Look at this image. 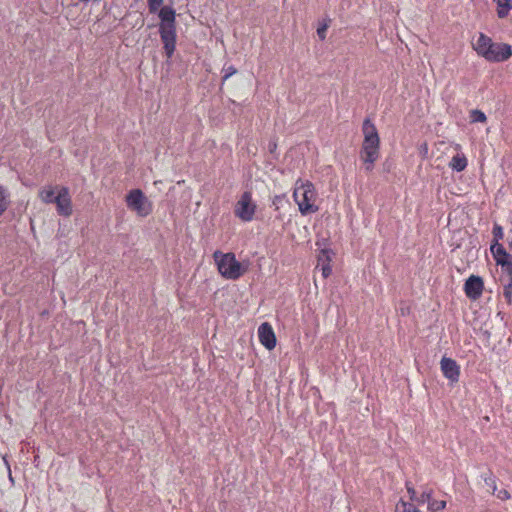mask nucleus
Wrapping results in <instances>:
<instances>
[{"mask_svg":"<svg viewBox=\"0 0 512 512\" xmlns=\"http://www.w3.org/2000/svg\"><path fill=\"white\" fill-rule=\"evenodd\" d=\"M406 489H407V492L410 495V499L414 500V497L416 495V491H415L414 487L411 486L409 482H406Z\"/></svg>","mask_w":512,"mask_h":512,"instance_id":"c756f323","label":"nucleus"},{"mask_svg":"<svg viewBox=\"0 0 512 512\" xmlns=\"http://www.w3.org/2000/svg\"><path fill=\"white\" fill-rule=\"evenodd\" d=\"M497 497L501 500H506L510 498V494L507 490L502 489L497 493Z\"/></svg>","mask_w":512,"mask_h":512,"instance_id":"c85d7f7f","label":"nucleus"},{"mask_svg":"<svg viewBox=\"0 0 512 512\" xmlns=\"http://www.w3.org/2000/svg\"><path fill=\"white\" fill-rule=\"evenodd\" d=\"M492 234H493V241H492L491 245L500 244L499 241L502 240L504 237V232H503L502 226L495 223L493 226Z\"/></svg>","mask_w":512,"mask_h":512,"instance_id":"6ab92c4d","label":"nucleus"},{"mask_svg":"<svg viewBox=\"0 0 512 512\" xmlns=\"http://www.w3.org/2000/svg\"><path fill=\"white\" fill-rule=\"evenodd\" d=\"M11 194L3 185H0V217L3 215V213L9 208L11 204Z\"/></svg>","mask_w":512,"mask_h":512,"instance_id":"2eb2a0df","label":"nucleus"},{"mask_svg":"<svg viewBox=\"0 0 512 512\" xmlns=\"http://www.w3.org/2000/svg\"><path fill=\"white\" fill-rule=\"evenodd\" d=\"M54 200V204H56V210L59 215L68 217L72 214V202L69 189L67 187H61Z\"/></svg>","mask_w":512,"mask_h":512,"instance_id":"1a4fd4ad","label":"nucleus"},{"mask_svg":"<svg viewBox=\"0 0 512 512\" xmlns=\"http://www.w3.org/2000/svg\"><path fill=\"white\" fill-rule=\"evenodd\" d=\"M293 198L302 215H308L318 211V206L314 204L316 191L311 182L307 181L300 186H296L293 192Z\"/></svg>","mask_w":512,"mask_h":512,"instance_id":"39448f33","label":"nucleus"},{"mask_svg":"<svg viewBox=\"0 0 512 512\" xmlns=\"http://www.w3.org/2000/svg\"><path fill=\"white\" fill-rule=\"evenodd\" d=\"M57 187H52V186H45L43 187L40 191H39V197L40 199L44 202V203H47V204H51V203H54L55 202V198H56V195H55V189Z\"/></svg>","mask_w":512,"mask_h":512,"instance_id":"dca6fc26","label":"nucleus"},{"mask_svg":"<svg viewBox=\"0 0 512 512\" xmlns=\"http://www.w3.org/2000/svg\"><path fill=\"white\" fill-rule=\"evenodd\" d=\"M406 512H421L418 508L413 505H410L409 509Z\"/></svg>","mask_w":512,"mask_h":512,"instance_id":"7c9ffc66","label":"nucleus"},{"mask_svg":"<svg viewBox=\"0 0 512 512\" xmlns=\"http://www.w3.org/2000/svg\"><path fill=\"white\" fill-rule=\"evenodd\" d=\"M334 253L332 252L331 249H328V248H324L322 250H320L319 254H318V263L321 264V265H324L326 263H329L332 261V255Z\"/></svg>","mask_w":512,"mask_h":512,"instance_id":"f3484780","label":"nucleus"},{"mask_svg":"<svg viewBox=\"0 0 512 512\" xmlns=\"http://www.w3.org/2000/svg\"><path fill=\"white\" fill-rule=\"evenodd\" d=\"M149 12H158L160 18L159 34L163 44L164 54L168 59L172 58L177 41L176 11L171 6H162L163 0H147Z\"/></svg>","mask_w":512,"mask_h":512,"instance_id":"f257e3e1","label":"nucleus"},{"mask_svg":"<svg viewBox=\"0 0 512 512\" xmlns=\"http://www.w3.org/2000/svg\"><path fill=\"white\" fill-rule=\"evenodd\" d=\"M126 205L140 217H147L153 211L152 202L141 189H132L126 195Z\"/></svg>","mask_w":512,"mask_h":512,"instance_id":"423d86ee","label":"nucleus"},{"mask_svg":"<svg viewBox=\"0 0 512 512\" xmlns=\"http://www.w3.org/2000/svg\"><path fill=\"white\" fill-rule=\"evenodd\" d=\"M268 149H269V152L273 155V158L275 160H277L278 159V155L276 154L277 143L275 141H270L268 144Z\"/></svg>","mask_w":512,"mask_h":512,"instance_id":"cd10ccee","label":"nucleus"},{"mask_svg":"<svg viewBox=\"0 0 512 512\" xmlns=\"http://www.w3.org/2000/svg\"><path fill=\"white\" fill-rule=\"evenodd\" d=\"M483 479L485 481V484L488 487H491L493 489V492H495V490H496V481H495V477L493 476V474L490 472L489 475L485 476Z\"/></svg>","mask_w":512,"mask_h":512,"instance_id":"5701e85b","label":"nucleus"},{"mask_svg":"<svg viewBox=\"0 0 512 512\" xmlns=\"http://www.w3.org/2000/svg\"><path fill=\"white\" fill-rule=\"evenodd\" d=\"M328 28V25L326 23L320 25L317 28V35L321 40H324L326 38V30Z\"/></svg>","mask_w":512,"mask_h":512,"instance_id":"393cba45","label":"nucleus"},{"mask_svg":"<svg viewBox=\"0 0 512 512\" xmlns=\"http://www.w3.org/2000/svg\"><path fill=\"white\" fill-rule=\"evenodd\" d=\"M467 158L464 154H456L452 157L449 166L456 172H462L467 167Z\"/></svg>","mask_w":512,"mask_h":512,"instance_id":"4468645a","label":"nucleus"},{"mask_svg":"<svg viewBox=\"0 0 512 512\" xmlns=\"http://www.w3.org/2000/svg\"><path fill=\"white\" fill-rule=\"evenodd\" d=\"M440 367L444 377L447 378L451 384H455L459 381L460 366L454 359L446 356L442 357Z\"/></svg>","mask_w":512,"mask_h":512,"instance_id":"9b49d317","label":"nucleus"},{"mask_svg":"<svg viewBox=\"0 0 512 512\" xmlns=\"http://www.w3.org/2000/svg\"><path fill=\"white\" fill-rule=\"evenodd\" d=\"M364 140L360 150V159L363 161L366 172H371L375 162L380 156V137L375 124L366 118L362 124Z\"/></svg>","mask_w":512,"mask_h":512,"instance_id":"f03ea898","label":"nucleus"},{"mask_svg":"<svg viewBox=\"0 0 512 512\" xmlns=\"http://www.w3.org/2000/svg\"><path fill=\"white\" fill-rule=\"evenodd\" d=\"M258 337L261 344L268 350L275 348L277 340L272 326L268 322H263L258 327Z\"/></svg>","mask_w":512,"mask_h":512,"instance_id":"f8f14e48","label":"nucleus"},{"mask_svg":"<svg viewBox=\"0 0 512 512\" xmlns=\"http://www.w3.org/2000/svg\"><path fill=\"white\" fill-rule=\"evenodd\" d=\"M470 121L472 123H485L487 121V117L483 111L474 109L470 112Z\"/></svg>","mask_w":512,"mask_h":512,"instance_id":"a211bd4d","label":"nucleus"},{"mask_svg":"<svg viewBox=\"0 0 512 512\" xmlns=\"http://www.w3.org/2000/svg\"><path fill=\"white\" fill-rule=\"evenodd\" d=\"M256 208V204L252 201V193L245 191L236 203L234 213L242 221L250 222L253 220Z\"/></svg>","mask_w":512,"mask_h":512,"instance_id":"0eeeda50","label":"nucleus"},{"mask_svg":"<svg viewBox=\"0 0 512 512\" xmlns=\"http://www.w3.org/2000/svg\"><path fill=\"white\" fill-rule=\"evenodd\" d=\"M213 258L217 264L219 273L225 279L237 280L246 272V268L242 266L232 252L222 253L217 250L214 252Z\"/></svg>","mask_w":512,"mask_h":512,"instance_id":"20e7f679","label":"nucleus"},{"mask_svg":"<svg viewBox=\"0 0 512 512\" xmlns=\"http://www.w3.org/2000/svg\"><path fill=\"white\" fill-rule=\"evenodd\" d=\"M497 5V16L504 19L509 15L512 10V0H493Z\"/></svg>","mask_w":512,"mask_h":512,"instance_id":"ddd939ff","label":"nucleus"},{"mask_svg":"<svg viewBox=\"0 0 512 512\" xmlns=\"http://www.w3.org/2000/svg\"><path fill=\"white\" fill-rule=\"evenodd\" d=\"M432 494H433V490L432 489L423 491L422 494H421V500L420 501L422 503L427 502L428 505H429L431 500L433 499L432 498Z\"/></svg>","mask_w":512,"mask_h":512,"instance_id":"b1692460","label":"nucleus"},{"mask_svg":"<svg viewBox=\"0 0 512 512\" xmlns=\"http://www.w3.org/2000/svg\"><path fill=\"white\" fill-rule=\"evenodd\" d=\"M222 72L224 73L223 76H222V84L227 81L231 76L235 75L238 70L233 66V65H230V66H224L223 69H222Z\"/></svg>","mask_w":512,"mask_h":512,"instance_id":"412c9836","label":"nucleus"},{"mask_svg":"<svg viewBox=\"0 0 512 512\" xmlns=\"http://www.w3.org/2000/svg\"><path fill=\"white\" fill-rule=\"evenodd\" d=\"M503 296L508 302V304H511L512 302V276H509V282L504 286L503 289Z\"/></svg>","mask_w":512,"mask_h":512,"instance_id":"4be33fe9","label":"nucleus"},{"mask_svg":"<svg viewBox=\"0 0 512 512\" xmlns=\"http://www.w3.org/2000/svg\"><path fill=\"white\" fill-rule=\"evenodd\" d=\"M484 289V282L480 276L471 275L464 283V292L471 300H477L481 297Z\"/></svg>","mask_w":512,"mask_h":512,"instance_id":"9d476101","label":"nucleus"},{"mask_svg":"<svg viewBox=\"0 0 512 512\" xmlns=\"http://www.w3.org/2000/svg\"><path fill=\"white\" fill-rule=\"evenodd\" d=\"M286 199L285 194L275 195L272 199V204L276 207V210L279 209V204Z\"/></svg>","mask_w":512,"mask_h":512,"instance_id":"a878e982","label":"nucleus"},{"mask_svg":"<svg viewBox=\"0 0 512 512\" xmlns=\"http://www.w3.org/2000/svg\"><path fill=\"white\" fill-rule=\"evenodd\" d=\"M473 49L478 56L488 62H504L512 56V46L507 43L493 42V40L484 33H480L478 39L473 43Z\"/></svg>","mask_w":512,"mask_h":512,"instance_id":"7ed1b4c3","label":"nucleus"},{"mask_svg":"<svg viewBox=\"0 0 512 512\" xmlns=\"http://www.w3.org/2000/svg\"><path fill=\"white\" fill-rule=\"evenodd\" d=\"M332 273V267L329 263L322 265V276L323 278H328Z\"/></svg>","mask_w":512,"mask_h":512,"instance_id":"bb28decb","label":"nucleus"},{"mask_svg":"<svg viewBox=\"0 0 512 512\" xmlns=\"http://www.w3.org/2000/svg\"><path fill=\"white\" fill-rule=\"evenodd\" d=\"M491 254L497 265L501 266L504 273L512 276V255L507 252L502 244L490 245Z\"/></svg>","mask_w":512,"mask_h":512,"instance_id":"6e6552de","label":"nucleus"},{"mask_svg":"<svg viewBox=\"0 0 512 512\" xmlns=\"http://www.w3.org/2000/svg\"><path fill=\"white\" fill-rule=\"evenodd\" d=\"M446 507V501L444 500H435V499H432L430 504L428 505V509L431 511V512H439V511H442L444 510Z\"/></svg>","mask_w":512,"mask_h":512,"instance_id":"aec40b11","label":"nucleus"}]
</instances>
